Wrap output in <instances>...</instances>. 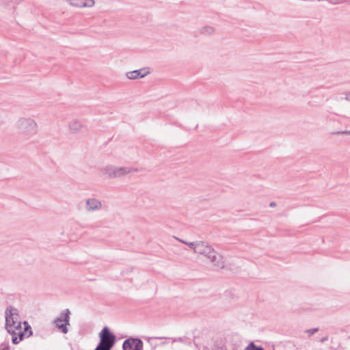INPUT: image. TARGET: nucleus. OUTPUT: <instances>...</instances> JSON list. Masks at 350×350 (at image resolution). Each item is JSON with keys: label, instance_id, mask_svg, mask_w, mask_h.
Here are the masks:
<instances>
[{"label": "nucleus", "instance_id": "5701e85b", "mask_svg": "<svg viewBox=\"0 0 350 350\" xmlns=\"http://www.w3.org/2000/svg\"><path fill=\"white\" fill-rule=\"evenodd\" d=\"M276 206V203L274 202H271L270 204H269V206L271 207H275Z\"/></svg>", "mask_w": 350, "mask_h": 350}, {"label": "nucleus", "instance_id": "2eb2a0df", "mask_svg": "<svg viewBox=\"0 0 350 350\" xmlns=\"http://www.w3.org/2000/svg\"><path fill=\"white\" fill-rule=\"evenodd\" d=\"M247 350H264L262 347H257L254 345V342L250 343V345L246 348Z\"/></svg>", "mask_w": 350, "mask_h": 350}, {"label": "nucleus", "instance_id": "dca6fc26", "mask_svg": "<svg viewBox=\"0 0 350 350\" xmlns=\"http://www.w3.org/2000/svg\"><path fill=\"white\" fill-rule=\"evenodd\" d=\"M319 330V328L316 327V328H312V329H307L306 331V333H308L309 336H312L314 334H315L316 332H317Z\"/></svg>", "mask_w": 350, "mask_h": 350}, {"label": "nucleus", "instance_id": "b1692460", "mask_svg": "<svg viewBox=\"0 0 350 350\" xmlns=\"http://www.w3.org/2000/svg\"><path fill=\"white\" fill-rule=\"evenodd\" d=\"M342 2H343V1H342V0H337L336 1L332 2V3L334 4H336V3H341Z\"/></svg>", "mask_w": 350, "mask_h": 350}, {"label": "nucleus", "instance_id": "f03ea898", "mask_svg": "<svg viewBox=\"0 0 350 350\" xmlns=\"http://www.w3.org/2000/svg\"><path fill=\"white\" fill-rule=\"evenodd\" d=\"M197 254L204 256L216 269H223L225 266L223 256L206 241L202 242Z\"/></svg>", "mask_w": 350, "mask_h": 350}, {"label": "nucleus", "instance_id": "7ed1b4c3", "mask_svg": "<svg viewBox=\"0 0 350 350\" xmlns=\"http://www.w3.org/2000/svg\"><path fill=\"white\" fill-rule=\"evenodd\" d=\"M15 128L20 135L29 138L37 133V123L31 118L22 117L18 119Z\"/></svg>", "mask_w": 350, "mask_h": 350}, {"label": "nucleus", "instance_id": "aec40b11", "mask_svg": "<svg viewBox=\"0 0 350 350\" xmlns=\"http://www.w3.org/2000/svg\"><path fill=\"white\" fill-rule=\"evenodd\" d=\"M129 174L132 173V172H137L139 171L138 169L135 168V167H129Z\"/></svg>", "mask_w": 350, "mask_h": 350}, {"label": "nucleus", "instance_id": "9b49d317", "mask_svg": "<svg viewBox=\"0 0 350 350\" xmlns=\"http://www.w3.org/2000/svg\"><path fill=\"white\" fill-rule=\"evenodd\" d=\"M180 242L187 245L188 247L193 250V252L197 254L203 241L188 242L184 240L177 239Z\"/></svg>", "mask_w": 350, "mask_h": 350}, {"label": "nucleus", "instance_id": "0eeeda50", "mask_svg": "<svg viewBox=\"0 0 350 350\" xmlns=\"http://www.w3.org/2000/svg\"><path fill=\"white\" fill-rule=\"evenodd\" d=\"M150 73L148 68H143L142 69L129 71L126 73V77L129 79H137L147 76Z\"/></svg>", "mask_w": 350, "mask_h": 350}, {"label": "nucleus", "instance_id": "f3484780", "mask_svg": "<svg viewBox=\"0 0 350 350\" xmlns=\"http://www.w3.org/2000/svg\"><path fill=\"white\" fill-rule=\"evenodd\" d=\"M95 1L94 0H86L85 1V7L92 8L94 5Z\"/></svg>", "mask_w": 350, "mask_h": 350}, {"label": "nucleus", "instance_id": "20e7f679", "mask_svg": "<svg viewBox=\"0 0 350 350\" xmlns=\"http://www.w3.org/2000/svg\"><path fill=\"white\" fill-rule=\"evenodd\" d=\"M70 315L69 309H65L53 321V325L63 334L68 332L67 326L70 325Z\"/></svg>", "mask_w": 350, "mask_h": 350}, {"label": "nucleus", "instance_id": "412c9836", "mask_svg": "<svg viewBox=\"0 0 350 350\" xmlns=\"http://www.w3.org/2000/svg\"><path fill=\"white\" fill-rule=\"evenodd\" d=\"M345 99L347 100H350V92H347L345 93Z\"/></svg>", "mask_w": 350, "mask_h": 350}, {"label": "nucleus", "instance_id": "9d476101", "mask_svg": "<svg viewBox=\"0 0 350 350\" xmlns=\"http://www.w3.org/2000/svg\"><path fill=\"white\" fill-rule=\"evenodd\" d=\"M101 174L109 178H115V166L107 165L100 170Z\"/></svg>", "mask_w": 350, "mask_h": 350}, {"label": "nucleus", "instance_id": "a211bd4d", "mask_svg": "<svg viewBox=\"0 0 350 350\" xmlns=\"http://www.w3.org/2000/svg\"><path fill=\"white\" fill-rule=\"evenodd\" d=\"M94 350H110V349L98 344Z\"/></svg>", "mask_w": 350, "mask_h": 350}, {"label": "nucleus", "instance_id": "6ab92c4d", "mask_svg": "<svg viewBox=\"0 0 350 350\" xmlns=\"http://www.w3.org/2000/svg\"><path fill=\"white\" fill-rule=\"evenodd\" d=\"M183 338H172V342H183Z\"/></svg>", "mask_w": 350, "mask_h": 350}, {"label": "nucleus", "instance_id": "ddd939ff", "mask_svg": "<svg viewBox=\"0 0 350 350\" xmlns=\"http://www.w3.org/2000/svg\"><path fill=\"white\" fill-rule=\"evenodd\" d=\"M66 1L72 7L85 8L86 0H66Z\"/></svg>", "mask_w": 350, "mask_h": 350}, {"label": "nucleus", "instance_id": "a878e982", "mask_svg": "<svg viewBox=\"0 0 350 350\" xmlns=\"http://www.w3.org/2000/svg\"><path fill=\"white\" fill-rule=\"evenodd\" d=\"M325 340H326V338H323V339L321 340V341H322V342H323V341H325Z\"/></svg>", "mask_w": 350, "mask_h": 350}, {"label": "nucleus", "instance_id": "1a4fd4ad", "mask_svg": "<svg viewBox=\"0 0 350 350\" xmlns=\"http://www.w3.org/2000/svg\"><path fill=\"white\" fill-rule=\"evenodd\" d=\"M68 128L71 133H78L82 131L83 125L81 121L75 119L69 122Z\"/></svg>", "mask_w": 350, "mask_h": 350}, {"label": "nucleus", "instance_id": "6e6552de", "mask_svg": "<svg viewBox=\"0 0 350 350\" xmlns=\"http://www.w3.org/2000/svg\"><path fill=\"white\" fill-rule=\"evenodd\" d=\"M102 208L101 202L95 198H88L85 201V209L88 212H93L100 210Z\"/></svg>", "mask_w": 350, "mask_h": 350}, {"label": "nucleus", "instance_id": "4468645a", "mask_svg": "<svg viewBox=\"0 0 350 350\" xmlns=\"http://www.w3.org/2000/svg\"><path fill=\"white\" fill-rule=\"evenodd\" d=\"M200 33L204 36H211L215 33V29L211 26H204L200 30Z\"/></svg>", "mask_w": 350, "mask_h": 350}, {"label": "nucleus", "instance_id": "393cba45", "mask_svg": "<svg viewBox=\"0 0 350 350\" xmlns=\"http://www.w3.org/2000/svg\"><path fill=\"white\" fill-rule=\"evenodd\" d=\"M1 350H9V349L8 347H6L1 349Z\"/></svg>", "mask_w": 350, "mask_h": 350}, {"label": "nucleus", "instance_id": "f257e3e1", "mask_svg": "<svg viewBox=\"0 0 350 350\" xmlns=\"http://www.w3.org/2000/svg\"><path fill=\"white\" fill-rule=\"evenodd\" d=\"M22 327L18 310L13 306H9L5 310V329L12 336V341L18 344L25 336L29 337L32 334L31 327L27 322H24Z\"/></svg>", "mask_w": 350, "mask_h": 350}, {"label": "nucleus", "instance_id": "423d86ee", "mask_svg": "<svg viewBox=\"0 0 350 350\" xmlns=\"http://www.w3.org/2000/svg\"><path fill=\"white\" fill-rule=\"evenodd\" d=\"M123 350H143V342L139 338H129L122 345Z\"/></svg>", "mask_w": 350, "mask_h": 350}, {"label": "nucleus", "instance_id": "4be33fe9", "mask_svg": "<svg viewBox=\"0 0 350 350\" xmlns=\"http://www.w3.org/2000/svg\"><path fill=\"white\" fill-rule=\"evenodd\" d=\"M336 134H347V135H350V130L349 131H344L337 132Z\"/></svg>", "mask_w": 350, "mask_h": 350}, {"label": "nucleus", "instance_id": "f8f14e48", "mask_svg": "<svg viewBox=\"0 0 350 350\" xmlns=\"http://www.w3.org/2000/svg\"><path fill=\"white\" fill-rule=\"evenodd\" d=\"M129 174V167H115V178Z\"/></svg>", "mask_w": 350, "mask_h": 350}, {"label": "nucleus", "instance_id": "39448f33", "mask_svg": "<svg viewBox=\"0 0 350 350\" xmlns=\"http://www.w3.org/2000/svg\"><path fill=\"white\" fill-rule=\"evenodd\" d=\"M100 342L98 344L110 350L116 342V336L111 332L107 327H105L99 334Z\"/></svg>", "mask_w": 350, "mask_h": 350}]
</instances>
